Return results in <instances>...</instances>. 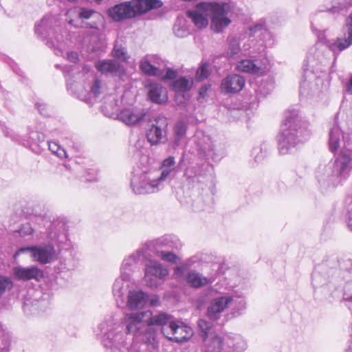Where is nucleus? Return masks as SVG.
<instances>
[{"instance_id": "obj_1", "label": "nucleus", "mask_w": 352, "mask_h": 352, "mask_svg": "<svg viewBox=\"0 0 352 352\" xmlns=\"http://www.w3.org/2000/svg\"><path fill=\"white\" fill-rule=\"evenodd\" d=\"M124 324L110 317L99 324L97 337L107 352H125L129 350L126 333L142 341L157 340L161 333L168 340L182 342L193 334L190 327L175 320L170 314L161 312L153 316L151 311L127 313Z\"/></svg>"}, {"instance_id": "obj_2", "label": "nucleus", "mask_w": 352, "mask_h": 352, "mask_svg": "<svg viewBox=\"0 0 352 352\" xmlns=\"http://www.w3.org/2000/svg\"><path fill=\"white\" fill-rule=\"evenodd\" d=\"M329 148L340 153L327 164H320L316 170V179L320 190L327 192L342 186L352 170V132L344 134L336 123L329 132Z\"/></svg>"}, {"instance_id": "obj_3", "label": "nucleus", "mask_w": 352, "mask_h": 352, "mask_svg": "<svg viewBox=\"0 0 352 352\" xmlns=\"http://www.w3.org/2000/svg\"><path fill=\"white\" fill-rule=\"evenodd\" d=\"M308 124L297 109H288L278 135V151L281 155L291 152L298 144L307 140L310 133Z\"/></svg>"}, {"instance_id": "obj_4", "label": "nucleus", "mask_w": 352, "mask_h": 352, "mask_svg": "<svg viewBox=\"0 0 352 352\" xmlns=\"http://www.w3.org/2000/svg\"><path fill=\"white\" fill-rule=\"evenodd\" d=\"M327 12L333 14H340L349 15L346 18L343 31L344 38L336 40L327 39L324 32H318V38L320 43L324 44L333 54L340 52L352 45V0H331L329 6L320 8L318 12Z\"/></svg>"}, {"instance_id": "obj_5", "label": "nucleus", "mask_w": 352, "mask_h": 352, "mask_svg": "<svg viewBox=\"0 0 352 352\" xmlns=\"http://www.w3.org/2000/svg\"><path fill=\"white\" fill-rule=\"evenodd\" d=\"M202 339L206 342V352H243L246 349V342L239 335H229L221 338L212 335V324L204 319L197 322Z\"/></svg>"}, {"instance_id": "obj_6", "label": "nucleus", "mask_w": 352, "mask_h": 352, "mask_svg": "<svg viewBox=\"0 0 352 352\" xmlns=\"http://www.w3.org/2000/svg\"><path fill=\"white\" fill-rule=\"evenodd\" d=\"M162 5L160 0H128L109 8L107 14L113 21L122 22L140 17Z\"/></svg>"}, {"instance_id": "obj_7", "label": "nucleus", "mask_w": 352, "mask_h": 352, "mask_svg": "<svg viewBox=\"0 0 352 352\" xmlns=\"http://www.w3.org/2000/svg\"><path fill=\"white\" fill-rule=\"evenodd\" d=\"M151 169L135 170L131 179V187L134 193L144 195L155 193L163 188Z\"/></svg>"}, {"instance_id": "obj_8", "label": "nucleus", "mask_w": 352, "mask_h": 352, "mask_svg": "<svg viewBox=\"0 0 352 352\" xmlns=\"http://www.w3.org/2000/svg\"><path fill=\"white\" fill-rule=\"evenodd\" d=\"M53 19L50 16L43 17L41 21L35 25V33L41 40H46V45L54 49L57 56H63L65 50V44L63 42V36L61 34L54 35L48 38L52 32Z\"/></svg>"}, {"instance_id": "obj_9", "label": "nucleus", "mask_w": 352, "mask_h": 352, "mask_svg": "<svg viewBox=\"0 0 352 352\" xmlns=\"http://www.w3.org/2000/svg\"><path fill=\"white\" fill-rule=\"evenodd\" d=\"M67 14L74 17L69 19L68 23L76 28L98 29L101 19L98 12L85 8H74L69 10Z\"/></svg>"}, {"instance_id": "obj_10", "label": "nucleus", "mask_w": 352, "mask_h": 352, "mask_svg": "<svg viewBox=\"0 0 352 352\" xmlns=\"http://www.w3.org/2000/svg\"><path fill=\"white\" fill-rule=\"evenodd\" d=\"M250 34L252 36H257L260 37V40L255 42L254 40L250 37L246 39L252 41L251 48L248 51L246 56L254 58H265L267 55V46L272 43L270 42V33L265 28L263 24H256L250 28Z\"/></svg>"}, {"instance_id": "obj_11", "label": "nucleus", "mask_w": 352, "mask_h": 352, "mask_svg": "<svg viewBox=\"0 0 352 352\" xmlns=\"http://www.w3.org/2000/svg\"><path fill=\"white\" fill-rule=\"evenodd\" d=\"M150 258V254L141 245L136 251L123 259L120 266V275L125 278H131L135 272H140L142 263Z\"/></svg>"}, {"instance_id": "obj_12", "label": "nucleus", "mask_w": 352, "mask_h": 352, "mask_svg": "<svg viewBox=\"0 0 352 352\" xmlns=\"http://www.w3.org/2000/svg\"><path fill=\"white\" fill-rule=\"evenodd\" d=\"M48 240L56 245L60 250H69L71 242L67 237V226L62 219H55L50 225L47 231Z\"/></svg>"}, {"instance_id": "obj_13", "label": "nucleus", "mask_w": 352, "mask_h": 352, "mask_svg": "<svg viewBox=\"0 0 352 352\" xmlns=\"http://www.w3.org/2000/svg\"><path fill=\"white\" fill-rule=\"evenodd\" d=\"M225 5L212 2H201L198 3V8L204 11H211V26L216 32H220L227 27L231 21L226 16Z\"/></svg>"}, {"instance_id": "obj_14", "label": "nucleus", "mask_w": 352, "mask_h": 352, "mask_svg": "<svg viewBox=\"0 0 352 352\" xmlns=\"http://www.w3.org/2000/svg\"><path fill=\"white\" fill-rule=\"evenodd\" d=\"M142 245L145 251L150 254V258H152L153 253H156V250L167 248L178 250L182 248V243L177 236L166 234L152 241H146Z\"/></svg>"}, {"instance_id": "obj_15", "label": "nucleus", "mask_w": 352, "mask_h": 352, "mask_svg": "<svg viewBox=\"0 0 352 352\" xmlns=\"http://www.w3.org/2000/svg\"><path fill=\"white\" fill-rule=\"evenodd\" d=\"M168 122L166 118L155 120L146 131V138L151 145L164 144L167 140Z\"/></svg>"}, {"instance_id": "obj_16", "label": "nucleus", "mask_w": 352, "mask_h": 352, "mask_svg": "<svg viewBox=\"0 0 352 352\" xmlns=\"http://www.w3.org/2000/svg\"><path fill=\"white\" fill-rule=\"evenodd\" d=\"M233 301V296L223 295L213 298L207 309V316L210 320L217 321L226 309L230 307Z\"/></svg>"}, {"instance_id": "obj_17", "label": "nucleus", "mask_w": 352, "mask_h": 352, "mask_svg": "<svg viewBox=\"0 0 352 352\" xmlns=\"http://www.w3.org/2000/svg\"><path fill=\"white\" fill-rule=\"evenodd\" d=\"M323 80L317 76L312 71L305 69L302 80L300 84V94L308 96L320 91V85Z\"/></svg>"}, {"instance_id": "obj_18", "label": "nucleus", "mask_w": 352, "mask_h": 352, "mask_svg": "<svg viewBox=\"0 0 352 352\" xmlns=\"http://www.w3.org/2000/svg\"><path fill=\"white\" fill-rule=\"evenodd\" d=\"M252 41L250 40H241L238 37H230L228 39L227 57L230 59L237 60L241 56H246L248 51L251 48Z\"/></svg>"}, {"instance_id": "obj_19", "label": "nucleus", "mask_w": 352, "mask_h": 352, "mask_svg": "<svg viewBox=\"0 0 352 352\" xmlns=\"http://www.w3.org/2000/svg\"><path fill=\"white\" fill-rule=\"evenodd\" d=\"M30 252L32 258L41 263L51 262L54 255V249L51 245L22 248L19 250V252Z\"/></svg>"}, {"instance_id": "obj_20", "label": "nucleus", "mask_w": 352, "mask_h": 352, "mask_svg": "<svg viewBox=\"0 0 352 352\" xmlns=\"http://www.w3.org/2000/svg\"><path fill=\"white\" fill-rule=\"evenodd\" d=\"M175 169L176 162L175 157L169 156L162 161L159 169L151 170L153 172H155V175L156 176V178L158 179V181L164 187V182L167 179L173 178Z\"/></svg>"}, {"instance_id": "obj_21", "label": "nucleus", "mask_w": 352, "mask_h": 352, "mask_svg": "<svg viewBox=\"0 0 352 352\" xmlns=\"http://www.w3.org/2000/svg\"><path fill=\"white\" fill-rule=\"evenodd\" d=\"M245 78L241 75L232 74L224 78L221 84V89L226 94H236L245 86Z\"/></svg>"}, {"instance_id": "obj_22", "label": "nucleus", "mask_w": 352, "mask_h": 352, "mask_svg": "<svg viewBox=\"0 0 352 352\" xmlns=\"http://www.w3.org/2000/svg\"><path fill=\"white\" fill-rule=\"evenodd\" d=\"M148 300L146 293L140 289H133L129 291L124 305L130 310L141 309L145 307Z\"/></svg>"}, {"instance_id": "obj_23", "label": "nucleus", "mask_w": 352, "mask_h": 352, "mask_svg": "<svg viewBox=\"0 0 352 352\" xmlns=\"http://www.w3.org/2000/svg\"><path fill=\"white\" fill-rule=\"evenodd\" d=\"M146 112L143 109L126 108L118 114V118L126 125H135L140 122L145 117Z\"/></svg>"}, {"instance_id": "obj_24", "label": "nucleus", "mask_w": 352, "mask_h": 352, "mask_svg": "<svg viewBox=\"0 0 352 352\" xmlns=\"http://www.w3.org/2000/svg\"><path fill=\"white\" fill-rule=\"evenodd\" d=\"M131 278H125L120 275L113 285V294L119 307L124 306L125 296L129 292V283Z\"/></svg>"}, {"instance_id": "obj_25", "label": "nucleus", "mask_w": 352, "mask_h": 352, "mask_svg": "<svg viewBox=\"0 0 352 352\" xmlns=\"http://www.w3.org/2000/svg\"><path fill=\"white\" fill-rule=\"evenodd\" d=\"M13 274L17 280L24 281L31 279L39 280L43 276V272L36 266L30 267H15L13 268Z\"/></svg>"}, {"instance_id": "obj_26", "label": "nucleus", "mask_w": 352, "mask_h": 352, "mask_svg": "<svg viewBox=\"0 0 352 352\" xmlns=\"http://www.w3.org/2000/svg\"><path fill=\"white\" fill-rule=\"evenodd\" d=\"M149 99L154 103L163 104L168 100L167 90L160 84L151 82L147 87Z\"/></svg>"}, {"instance_id": "obj_27", "label": "nucleus", "mask_w": 352, "mask_h": 352, "mask_svg": "<svg viewBox=\"0 0 352 352\" xmlns=\"http://www.w3.org/2000/svg\"><path fill=\"white\" fill-rule=\"evenodd\" d=\"M96 69L107 76H118L122 72L119 63L113 60H102L96 63Z\"/></svg>"}, {"instance_id": "obj_28", "label": "nucleus", "mask_w": 352, "mask_h": 352, "mask_svg": "<svg viewBox=\"0 0 352 352\" xmlns=\"http://www.w3.org/2000/svg\"><path fill=\"white\" fill-rule=\"evenodd\" d=\"M198 146L206 156L214 160L221 157L219 151L215 148V145L209 136L203 135L198 142Z\"/></svg>"}, {"instance_id": "obj_29", "label": "nucleus", "mask_w": 352, "mask_h": 352, "mask_svg": "<svg viewBox=\"0 0 352 352\" xmlns=\"http://www.w3.org/2000/svg\"><path fill=\"white\" fill-rule=\"evenodd\" d=\"M211 15V11H204L200 10L197 6V10L195 11H188V16L192 19L195 25L198 28H203L208 25V16Z\"/></svg>"}, {"instance_id": "obj_30", "label": "nucleus", "mask_w": 352, "mask_h": 352, "mask_svg": "<svg viewBox=\"0 0 352 352\" xmlns=\"http://www.w3.org/2000/svg\"><path fill=\"white\" fill-rule=\"evenodd\" d=\"M215 280V278L213 276L209 277H204L201 274L190 272L186 277L187 283L192 287L199 288L203 287L207 284L212 283Z\"/></svg>"}, {"instance_id": "obj_31", "label": "nucleus", "mask_w": 352, "mask_h": 352, "mask_svg": "<svg viewBox=\"0 0 352 352\" xmlns=\"http://www.w3.org/2000/svg\"><path fill=\"white\" fill-rule=\"evenodd\" d=\"M146 261L148 263L146 264L145 272L164 280L168 274V270L158 262L151 260V258Z\"/></svg>"}, {"instance_id": "obj_32", "label": "nucleus", "mask_w": 352, "mask_h": 352, "mask_svg": "<svg viewBox=\"0 0 352 352\" xmlns=\"http://www.w3.org/2000/svg\"><path fill=\"white\" fill-rule=\"evenodd\" d=\"M140 67L142 72L147 76H162L164 69L161 67H157L155 65H152L145 56L141 60Z\"/></svg>"}, {"instance_id": "obj_33", "label": "nucleus", "mask_w": 352, "mask_h": 352, "mask_svg": "<svg viewBox=\"0 0 352 352\" xmlns=\"http://www.w3.org/2000/svg\"><path fill=\"white\" fill-rule=\"evenodd\" d=\"M101 84L102 82L100 80L95 78L94 83L90 88L89 92L87 94V96L86 95L83 96L82 95H79L78 98L80 100H84L87 104H93L94 100L92 98L95 99L98 97L100 94Z\"/></svg>"}, {"instance_id": "obj_34", "label": "nucleus", "mask_w": 352, "mask_h": 352, "mask_svg": "<svg viewBox=\"0 0 352 352\" xmlns=\"http://www.w3.org/2000/svg\"><path fill=\"white\" fill-rule=\"evenodd\" d=\"M238 71L250 74H258L261 68L254 60L243 59L238 62L236 66Z\"/></svg>"}, {"instance_id": "obj_35", "label": "nucleus", "mask_w": 352, "mask_h": 352, "mask_svg": "<svg viewBox=\"0 0 352 352\" xmlns=\"http://www.w3.org/2000/svg\"><path fill=\"white\" fill-rule=\"evenodd\" d=\"M188 129L187 122L183 120H179L174 126V144L179 146L180 141L186 136Z\"/></svg>"}, {"instance_id": "obj_36", "label": "nucleus", "mask_w": 352, "mask_h": 352, "mask_svg": "<svg viewBox=\"0 0 352 352\" xmlns=\"http://www.w3.org/2000/svg\"><path fill=\"white\" fill-rule=\"evenodd\" d=\"M10 335L0 322V352H10Z\"/></svg>"}, {"instance_id": "obj_37", "label": "nucleus", "mask_w": 352, "mask_h": 352, "mask_svg": "<svg viewBox=\"0 0 352 352\" xmlns=\"http://www.w3.org/2000/svg\"><path fill=\"white\" fill-rule=\"evenodd\" d=\"M193 82L186 77H180L173 82V89L176 92H186L189 91Z\"/></svg>"}, {"instance_id": "obj_38", "label": "nucleus", "mask_w": 352, "mask_h": 352, "mask_svg": "<svg viewBox=\"0 0 352 352\" xmlns=\"http://www.w3.org/2000/svg\"><path fill=\"white\" fill-rule=\"evenodd\" d=\"M232 314L236 317L241 315L246 309V302L243 298L233 296V301L230 305Z\"/></svg>"}, {"instance_id": "obj_39", "label": "nucleus", "mask_w": 352, "mask_h": 352, "mask_svg": "<svg viewBox=\"0 0 352 352\" xmlns=\"http://www.w3.org/2000/svg\"><path fill=\"white\" fill-rule=\"evenodd\" d=\"M267 147L265 144L254 146L251 153V156L256 163L261 162L265 157Z\"/></svg>"}, {"instance_id": "obj_40", "label": "nucleus", "mask_w": 352, "mask_h": 352, "mask_svg": "<svg viewBox=\"0 0 352 352\" xmlns=\"http://www.w3.org/2000/svg\"><path fill=\"white\" fill-rule=\"evenodd\" d=\"M154 254L162 261L171 263H177L179 259V257L171 251L156 250V253Z\"/></svg>"}, {"instance_id": "obj_41", "label": "nucleus", "mask_w": 352, "mask_h": 352, "mask_svg": "<svg viewBox=\"0 0 352 352\" xmlns=\"http://www.w3.org/2000/svg\"><path fill=\"white\" fill-rule=\"evenodd\" d=\"M199 173L195 166L188 167L186 169L184 177L186 181L190 184H195L199 182Z\"/></svg>"}, {"instance_id": "obj_42", "label": "nucleus", "mask_w": 352, "mask_h": 352, "mask_svg": "<svg viewBox=\"0 0 352 352\" xmlns=\"http://www.w3.org/2000/svg\"><path fill=\"white\" fill-rule=\"evenodd\" d=\"M111 54L114 58L123 62L127 60L129 58L126 49L118 42L115 43Z\"/></svg>"}, {"instance_id": "obj_43", "label": "nucleus", "mask_w": 352, "mask_h": 352, "mask_svg": "<svg viewBox=\"0 0 352 352\" xmlns=\"http://www.w3.org/2000/svg\"><path fill=\"white\" fill-rule=\"evenodd\" d=\"M158 344L156 340L142 341L135 352H157Z\"/></svg>"}, {"instance_id": "obj_44", "label": "nucleus", "mask_w": 352, "mask_h": 352, "mask_svg": "<svg viewBox=\"0 0 352 352\" xmlns=\"http://www.w3.org/2000/svg\"><path fill=\"white\" fill-rule=\"evenodd\" d=\"M29 138L31 142L34 144L42 147L43 144H45V135L43 133L36 131H30L29 132Z\"/></svg>"}, {"instance_id": "obj_45", "label": "nucleus", "mask_w": 352, "mask_h": 352, "mask_svg": "<svg viewBox=\"0 0 352 352\" xmlns=\"http://www.w3.org/2000/svg\"><path fill=\"white\" fill-rule=\"evenodd\" d=\"M45 144L48 146L49 150L52 153L56 154L59 157H66L67 153L65 149L60 147L56 142H47Z\"/></svg>"}, {"instance_id": "obj_46", "label": "nucleus", "mask_w": 352, "mask_h": 352, "mask_svg": "<svg viewBox=\"0 0 352 352\" xmlns=\"http://www.w3.org/2000/svg\"><path fill=\"white\" fill-rule=\"evenodd\" d=\"M164 280L158 278L155 276H153L144 272V283L147 287L152 289L157 288L162 284Z\"/></svg>"}, {"instance_id": "obj_47", "label": "nucleus", "mask_w": 352, "mask_h": 352, "mask_svg": "<svg viewBox=\"0 0 352 352\" xmlns=\"http://www.w3.org/2000/svg\"><path fill=\"white\" fill-rule=\"evenodd\" d=\"M12 287L13 283L10 278L0 276V298L6 291L10 290Z\"/></svg>"}, {"instance_id": "obj_48", "label": "nucleus", "mask_w": 352, "mask_h": 352, "mask_svg": "<svg viewBox=\"0 0 352 352\" xmlns=\"http://www.w3.org/2000/svg\"><path fill=\"white\" fill-rule=\"evenodd\" d=\"M212 270L215 273L212 275L215 278L216 276L221 275L228 270V265L224 262H216L212 264Z\"/></svg>"}, {"instance_id": "obj_49", "label": "nucleus", "mask_w": 352, "mask_h": 352, "mask_svg": "<svg viewBox=\"0 0 352 352\" xmlns=\"http://www.w3.org/2000/svg\"><path fill=\"white\" fill-rule=\"evenodd\" d=\"M210 75L209 65L204 63L197 69L196 78L198 80H203Z\"/></svg>"}, {"instance_id": "obj_50", "label": "nucleus", "mask_w": 352, "mask_h": 352, "mask_svg": "<svg viewBox=\"0 0 352 352\" xmlns=\"http://www.w3.org/2000/svg\"><path fill=\"white\" fill-rule=\"evenodd\" d=\"M175 34L178 37H184L188 34V31L184 25H182L180 21H177L173 26Z\"/></svg>"}, {"instance_id": "obj_51", "label": "nucleus", "mask_w": 352, "mask_h": 352, "mask_svg": "<svg viewBox=\"0 0 352 352\" xmlns=\"http://www.w3.org/2000/svg\"><path fill=\"white\" fill-rule=\"evenodd\" d=\"M145 57L148 59V61L151 63L152 65H155L157 67H161L164 70H165L166 64L160 56L157 55H146Z\"/></svg>"}, {"instance_id": "obj_52", "label": "nucleus", "mask_w": 352, "mask_h": 352, "mask_svg": "<svg viewBox=\"0 0 352 352\" xmlns=\"http://www.w3.org/2000/svg\"><path fill=\"white\" fill-rule=\"evenodd\" d=\"M177 72L172 69L170 68H166L165 70H163L162 76H158L161 78L162 80H173L177 77Z\"/></svg>"}, {"instance_id": "obj_53", "label": "nucleus", "mask_w": 352, "mask_h": 352, "mask_svg": "<svg viewBox=\"0 0 352 352\" xmlns=\"http://www.w3.org/2000/svg\"><path fill=\"white\" fill-rule=\"evenodd\" d=\"M34 230V229L32 227L31 224L30 223H27L21 226L19 230V233L21 236H25L32 234Z\"/></svg>"}, {"instance_id": "obj_54", "label": "nucleus", "mask_w": 352, "mask_h": 352, "mask_svg": "<svg viewBox=\"0 0 352 352\" xmlns=\"http://www.w3.org/2000/svg\"><path fill=\"white\" fill-rule=\"evenodd\" d=\"M187 269H188V266L186 264L182 265L181 266L176 267L174 269V274L176 276H183L186 273Z\"/></svg>"}, {"instance_id": "obj_55", "label": "nucleus", "mask_w": 352, "mask_h": 352, "mask_svg": "<svg viewBox=\"0 0 352 352\" xmlns=\"http://www.w3.org/2000/svg\"><path fill=\"white\" fill-rule=\"evenodd\" d=\"M36 106L41 115L44 116H48L50 115L47 108L45 104L37 103Z\"/></svg>"}, {"instance_id": "obj_56", "label": "nucleus", "mask_w": 352, "mask_h": 352, "mask_svg": "<svg viewBox=\"0 0 352 352\" xmlns=\"http://www.w3.org/2000/svg\"><path fill=\"white\" fill-rule=\"evenodd\" d=\"M67 59L72 63H76L78 60V54L75 52H69L67 53Z\"/></svg>"}, {"instance_id": "obj_57", "label": "nucleus", "mask_w": 352, "mask_h": 352, "mask_svg": "<svg viewBox=\"0 0 352 352\" xmlns=\"http://www.w3.org/2000/svg\"><path fill=\"white\" fill-rule=\"evenodd\" d=\"M344 299L347 301V306L352 312V295L348 296L346 294H344Z\"/></svg>"}, {"instance_id": "obj_58", "label": "nucleus", "mask_w": 352, "mask_h": 352, "mask_svg": "<svg viewBox=\"0 0 352 352\" xmlns=\"http://www.w3.org/2000/svg\"><path fill=\"white\" fill-rule=\"evenodd\" d=\"M149 302L151 306L157 307L160 305V299L157 296H155L150 300Z\"/></svg>"}, {"instance_id": "obj_59", "label": "nucleus", "mask_w": 352, "mask_h": 352, "mask_svg": "<svg viewBox=\"0 0 352 352\" xmlns=\"http://www.w3.org/2000/svg\"><path fill=\"white\" fill-rule=\"evenodd\" d=\"M346 90L347 94L352 95V75L349 78V80L346 84Z\"/></svg>"}, {"instance_id": "obj_60", "label": "nucleus", "mask_w": 352, "mask_h": 352, "mask_svg": "<svg viewBox=\"0 0 352 352\" xmlns=\"http://www.w3.org/2000/svg\"><path fill=\"white\" fill-rule=\"evenodd\" d=\"M73 85H74L75 87H76L78 85H77V83H72V84H71V83H69V82H67V88H68V89H72V86H73Z\"/></svg>"}, {"instance_id": "obj_61", "label": "nucleus", "mask_w": 352, "mask_h": 352, "mask_svg": "<svg viewBox=\"0 0 352 352\" xmlns=\"http://www.w3.org/2000/svg\"><path fill=\"white\" fill-rule=\"evenodd\" d=\"M45 216L41 215V214L38 217V219L41 220V221H43L45 220Z\"/></svg>"}, {"instance_id": "obj_62", "label": "nucleus", "mask_w": 352, "mask_h": 352, "mask_svg": "<svg viewBox=\"0 0 352 352\" xmlns=\"http://www.w3.org/2000/svg\"><path fill=\"white\" fill-rule=\"evenodd\" d=\"M204 352H206V345L204 347ZM214 352H222V351H214Z\"/></svg>"}, {"instance_id": "obj_63", "label": "nucleus", "mask_w": 352, "mask_h": 352, "mask_svg": "<svg viewBox=\"0 0 352 352\" xmlns=\"http://www.w3.org/2000/svg\"><path fill=\"white\" fill-rule=\"evenodd\" d=\"M64 167L66 168V169H69V166L67 164H64Z\"/></svg>"}, {"instance_id": "obj_64", "label": "nucleus", "mask_w": 352, "mask_h": 352, "mask_svg": "<svg viewBox=\"0 0 352 352\" xmlns=\"http://www.w3.org/2000/svg\"><path fill=\"white\" fill-rule=\"evenodd\" d=\"M311 28H312V30H314V27L313 23H311Z\"/></svg>"}]
</instances>
